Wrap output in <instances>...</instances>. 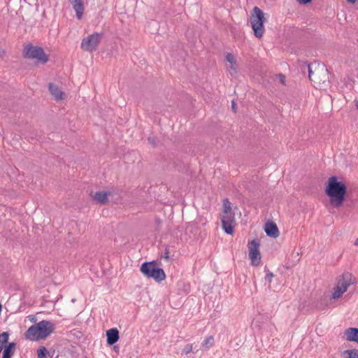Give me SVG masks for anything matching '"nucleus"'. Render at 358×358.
I'll list each match as a JSON object with an SVG mask.
<instances>
[{"mask_svg": "<svg viewBox=\"0 0 358 358\" xmlns=\"http://www.w3.org/2000/svg\"><path fill=\"white\" fill-rule=\"evenodd\" d=\"M140 270L145 276L149 278H153L157 282H161L166 278V274L164 270L157 267L155 261L143 263Z\"/></svg>", "mask_w": 358, "mask_h": 358, "instance_id": "5", "label": "nucleus"}, {"mask_svg": "<svg viewBox=\"0 0 358 358\" xmlns=\"http://www.w3.org/2000/svg\"><path fill=\"white\" fill-rule=\"evenodd\" d=\"M101 36V34L94 33L84 38L81 42V48L90 52L94 51L100 43Z\"/></svg>", "mask_w": 358, "mask_h": 358, "instance_id": "7", "label": "nucleus"}, {"mask_svg": "<svg viewBox=\"0 0 358 358\" xmlns=\"http://www.w3.org/2000/svg\"><path fill=\"white\" fill-rule=\"evenodd\" d=\"M325 194L334 207L340 208L345 199L347 186L343 182L339 181L337 176H331L327 181Z\"/></svg>", "mask_w": 358, "mask_h": 358, "instance_id": "1", "label": "nucleus"}, {"mask_svg": "<svg viewBox=\"0 0 358 358\" xmlns=\"http://www.w3.org/2000/svg\"><path fill=\"white\" fill-rule=\"evenodd\" d=\"M343 354L348 355V358H358V351L355 349L346 350L343 352Z\"/></svg>", "mask_w": 358, "mask_h": 358, "instance_id": "22", "label": "nucleus"}, {"mask_svg": "<svg viewBox=\"0 0 358 358\" xmlns=\"http://www.w3.org/2000/svg\"><path fill=\"white\" fill-rule=\"evenodd\" d=\"M349 3H355L357 0H347Z\"/></svg>", "mask_w": 358, "mask_h": 358, "instance_id": "31", "label": "nucleus"}, {"mask_svg": "<svg viewBox=\"0 0 358 358\" xmlns=\"http://www.w3.org/2000/svg\"><path fill=\"white\" fill-rule=\"evenodd\" d=\"M356 106H357V109H358V101H357V105H356Z\"/></svg>", "mask_w": 358, "mask_h": 358, "instance_id": "35", "label": "nucleus"}, {"mask_svg": "<svg viewBox=\"0 0 358 358\" xmlns=\"http://www.w3.org/2000/svg\"><path fill=\"white\" fill-rule=\"evenodd\" d=\"M273 277V273L268 270L267 273L265 276V280H267L268 282H271Z\"/></svg>", "mask_w": 358, "mask_h": 358, "instance_id": "28", "label": "nucleus"}, {"mask_svg": "<svg viewBox=\"0 0 358 358\" xmlns=\"http://www.w3.org/2000/svg\"><path fill=\"white\" fill-rule=\"evenodd\" d=\"M266 21L264 13L259 7L255 6L250 17V23L254 35L257 38H261L264 35L265 31L264 24Z\"/></svg>", "mask_w": 358, "mask_h": 358, "instance_id": "4", "label": "nucleus"}, {"mask_svg": "<svg viewBox=\"0 0 358 358\" xmlns=\"http://www.w3.org/2000/svg\"><path fill=\"white\" fill-rule=\"evenodd\" d=\"M308 77L315 86L323 88L328 86L329 83V71L324 64L314 62L307 64Z\"/></svg>", "mask_w": 358, "mask_h": 358, "instance_id": "3", "label": "nucleus"}, {"mask_svg": "<svg viewBox=\"0 0 358 358\" xmlns=\"http://www.w3.org/2000/svg\"><path fill=\"white\" fill-rule=\"evenodd\" d=\"M68 1L76 12L77 18L81 19L85 10L83 0H68Z\"/></svg>", "mask_w": 358, "mask_h": 358, "instance_id": "11", "label": "nucleus"}, {"mask_svg": "<svg viewBox=\"0 0 358 358\" xmlns=\"http://www.w3.org/2000/svg\"><path fill=\"white\" fill-rule=\"evenodd\" d=\"M214 344V338L213 336H209L205 338V340L202 343V346L206 348H209L212 347Z\"/></svg>", "mask_w": 358, "mask_h": 358, "instance_id": "19", "label": "nucleus"}, {"mask_svg": "<svg viewBox=\"0 0 358 358\" xmlns=\"http://www.w3.org/2000/svg\"><path fill=\"white\" fill-rule=\"evenodd\" d=\"M5 348H7L8 350H13L15 352L16 350V343L15 342H12V343H8L7 344H6V345L4 346Z\"/></svg>", "mask_w": 358, "mask_h": 358, "instance_id": "26", "label": "nucleus"}, {"mask_svg": "<svg viewBox=\"0 0 358 358\" xmlns=\"http://www.w3.org/2000/svg\"><path fill=\"white\" fill-rule=\"evenodd\" d=\"M109 194L110 193L106 192H97L95 193L93 198L97 203L104 204L108 202V196Z\"/></svg>", "mask_w": 358, "mask_h": 358, "instance_id": "17", "label": "nucleus"}, {"mask_svg": "<svg viewBox=\"0 0 358 358\" xmlns=\"http://www.w3.org/2000/svg\"><path fill=\"white\" fill-rule=\"evenodd\" d=\"M345 339L348 341H353L358 343V328L350 327L344 331Z\"/></svg>", "mask_w": 358, "mask_h": 358, "instance_id": "14", "label": "nucleus"}, {"mask_svg": "<svg viewBox=\"0 0 358 358\" xmlns=\"http://www.w3.org/2000/svg\"><path fill=\"white\" fill-rule=\"evenodd\" d=\"M301 4H308L312 1V0H296Z\"/></svg>", "mask_w": 358, "mask_h": 358, "instance_id": "29", "label": "nucleus"}, {"mask_svg": "<svg viewBox=\"0 0 358 358\" xmlns=\"http://www.w3.org/2000/svg\"><path fill=\"white\" fill-rule=\"evenodd\" d=\"M259 243L257 241L253 240L248 243L249 257L252 266H257L261 262V255L259 250Z\"/></svg>", "mask_w": 358, "mask_h": 358, "instance_id": "8", "label": "nucleus"}, {"mask_svg": "<svg viewBox=\"0 0 358 358\" xmlns=\"http://www.w3.org/2000/svg\"><path fill=\"white\" fill-rule=\"evenodd\" d=\"M9 334L8 332H3L0 334V345L5 346L8 343L9 338Z\"/></svg>", "mask_w": 358, "mask_h": 358, "instance_id": "21", "label": "nucleus"}, {"mask_svg": "<svg viewBox=\"0 0 358 358\" xmlns=\"http://www.w3.org/2000/svg\"><path fill=\"white\" fill-rule=\"evenodd\" d=\"M71 301H72V302H75L76 299H73Z\"/></svg>", "mask_w": 358, "mask_h": 358, "instance_id": "34", "label": "nucleus"}, {"mask_svg": "<svg viewBox=\"0 0 358 358\" xmlns=\"http://www.w3.org/2000/svg\"><path fill=\"white\" fill-rule=\"evenodd\" d=\"M34 319H35V317H34V316H33V317L31 318V321H34Z\"/></svg>", "mask_w": 358, "mask_h": 358, "instance_id": "33", "label": "nucleus"}, {"mask_svg": "<svg viewBox=\"0 0 358 358\" xmlns=\"http://www.w3.org/2000/svg\"><path fill=\"white\" fill-rule=\"evenodd\" d=\"M24 57L28 59H36L42 64H45L48 61V57L45 54L43 49L31 44L24 47Z\"/></svg>", "mask_w": 358, "mask_h": 358, "instance_id": "6", "label": "nucleus"}, {"mask_svg": "<svg viewBox=\"0 0 358 358\" xmlns=\"http://www.w3.org/2000/svg\"><path fill=\"white\" fill-rule=\"evenodd\" d=\"M355 281L351 273L346 272L343 273L338 280L336 285L346 292L350 285H353Z\"/></svg>", "mask_w": 358, "mask_h": 358, "instance_id": "10", "label": "nucleus"}, {"mask_svg": "<svg viewBox=\"0 0 358 358\" xmlns=\"http://www.w3.org/2000/svg\"><path fill=\"white\" fill-rule=\"evenodd\" d=\"M345 292L343 291L341 288L338 287L337 285L335 287L334 292L332 293V298L334 299H338L341 298L342 294L345 293Z\"/></svg>", "mask_w": 358, "mask_h": 358, "instance_id": "20", "label": "nucleus"}, {"mask_svg": "<svg viewBox=\"0 0 358 358\" xmlns=\"http://www.w3.org/2000/svg\"><path fill=\"white\" fill-rule=\"evenodd\" d=\"M55 329V324L43 320L29 327L24 333V338L31 341L43 340L53 333Z\"/></svg>", "mask_w": 358, "mask_h": 358, "instance_id": "2", "label": "nucleus"}, {"mask_svg": "<svg viewBox=\"0 0 358 358\" xmlns=\"http://www.w3.org/2000/svg\"><path fill=\"white\" fill-rule=\"evenodd\" d=\"M120 338L119 331L117 328H112L106 331V341L108 345H113Z\"/></svg>", "mask_w": 358, "mask_h": 358, "instance_id": "13", "label": "nucleus"}, {"mask_svg": "<svg viewBox=\"0 0 358 358\" xmlns=\"http://www.w3.org/2000/svg\"><path fill=\"white\" fill-rule=\"evenodd\" d=\"M85 358H87V357H85Z\"/></svg>", "mask_w": 358, "mask_h": 358, "instance_id": "36", "label": "nucleus"}, {"mask_svg": "<svg viewBox=\"0 0 358 358\" xmlns=\"http://www.w3.org/2000/svg\"><path fill=\"white\" fill-rule=\"evenodd\" d=\"M355 245H358V238L355 240Z\"/></svg>", "mask_w": 358, "mask_h": 358, "instance_id": "32", "label": "nucleus"}, {"mask_svg": "<svg viewBox=\"0 0 358 358\" xmlns=\"http://www.w3.org/2000/svg\"><path fill=\"white\" fill-rule=\"evenodd\" d=\"M226 60L230 63V67L229 69V73L231 75L237 73V63L236 59L231 53H227L226 55Z\"/></svg>", "mask_w": 358, "mask_h": 358, "instance_id": "15", "label": "nucleus"}, {"mask_svg": "<svg viewBox=\"0 0 358 358\" xmlns=\"http://www.w3.org/2000/svg\"><path fill=\"white\" fill-rule=\"evenodd\" d=\"M15 352L13 350H8L4 348L2 358H11L13 355L15 354Z\"/></svg>", "mask_w": 358, "mask_h": 358, "instance_id": "24", "label": "nucleus"}, {"mask_svg": "<svg viewBox=\"0 0 358 358\" xmlns=\"http://www.w3.org/2000/svg\"><path fill=\"white\" fill-rule=\"evenodd\" d=\"M169 253L170 252H169V248L167 247H166L164 254L161 255V258H164L166 261L169 262L170 260Z\"/></svg>", "mask_w": 358, "mask_h": 358, "instance_id": "27", "label": "nucleus"}, {"mask_svg": "<svg viewBox=\"0 0 358 358\" xmlns=\"http://www.w3.org/2000/svg\"><path fill=\"white\" fill-rule=\"evenodd\" d=\"M148 141L150 145H152L153 147H156L158 144V139L155 137H148Z\"/></svg>", "mask_w": 358, "mask_h": 358, "instance_id": "25", "label": "nucleus"}, {"mask_svg": "<svg viewBox=\"0 0 358 358\" xmlns=\"http://www.w3.org/2000/svg\"><path fill=\"white\" fill-rule=\"evenodd\" d=\"M49 90L52 96H55V99L61 100L63 99V92L58 87L57 85L53 83H49L48 85Z\"/></svg>", "mask_w": 358, "mask_h": 358, "instance_id": "16", "label": "nucleus"}, {"mask_svg": "<svg viewBox=\"0 0 358 358\" xmlns=\"http://www.w3.org/2000/svg\"><path fill=\"white\" fill-rule=\"evenodd\" d=\"M264 231L266 235L271 238H277L279 236V230L275 222L268 221L264 226Z\"/></svg>", "mask_w": 358, "mask_h": 358, "instance_id": "12", "label": "nucleus"}, {"mask_svg": "<svg viewBox=\"0 0 358 358\" xmlns=\"http://www.w3.org/2000/svg\"><path fill=\"white\" fill-rule=\"evenodd\" d=\"M222 215H228L229 217L234 216L231 213V203L226 199L223 201V213Z\"/></svg>", "mask_w": 358, "mask_h": 358, "instance_id": "18", "label": "nucleus"}, {"mask_svg": "<svg viewBox=\"0 0 358 358\" xmlns=\"http://www.w3.org/2000/svg\"><path fill=\"white\" fill-rule=\"evenodd\" d=\"M47 353L48 350L44 346L39 348L37 350L38 358H45Z\"/></svg>", "mask_w": 358, "mask_h": 358, "instance_id": "23", "label": "nucleus"}, {"mask_svg": "<svg viewBox=\"0 0 358 358\" xmlns=\"http://www.w3.org/2000/svg\"><path fill=\"white\" fill-rule=\"evenodd\" d=\"M221 222L222 229L226 234L232 235L234 233V216L222 215Z\"/></svg>", "mask_w": 358, "mask_h": 358, "instance_id": "9", "label": "nucleus"}, {"mask_svg": "<svg viewBox=\"0 0 358 358\" xmlns=\"http://www.w3.org/2000/svg\"><path fill=\"white\" fill-rule=\"evenodd\" d=\"M231 107H232V110H234V112L236 113V105L234 101H232Z\"/></svg>", "mask_w": 358, "mask_h": 358, "instance_id": "30", "label": "nucleus"}]
</instances>
